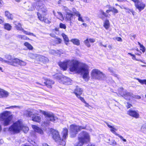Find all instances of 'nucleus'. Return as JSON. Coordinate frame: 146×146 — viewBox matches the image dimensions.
I'll list each match as a JSON object with an SVG mask.
<instances>
[{
	"mask_svg": "<svg viewBox=\"0 0 146 146\" xmlns=\"http://www.w3.org/2000/svg\"><path fill=\"white\" fill-rule=\"evenodd\" d=\"M82 25L85 27H86L87 26V24L85 23H83Z\"/></svg>",
	"mask_w": 146,
	"mask_h": 146,
	"instance_id": "nucleus-60",
	"label": "nucleus"
},
{
	"mask_svg": "<svg viewBox=\"0 0 146 146\" xmlns=\"http://www.w3.org/2000/svg\"><path fill=\"white\" fill-rule=\"evenodd\" d=\"M40 55L37 54H36L31 53L29 54V57L33 59H35V62L36 63L37 59H38V57H39Z\"/></svg>",
	"mask_w": 146,
	"mask_h": 146,
	"instance_id": "nucleus-30",
	"label": "nucleus"
},
{
	"mask_svg": "<svg viewBox=\"0 0 146 146\" xmlns=\"http://www.w3.org/2000/svg\"><path fill=\"white\" fill-rule=\"evenodd\" d=\"M134 3L135 7L140 11L143 10L145 7V4L139 0H136Z\"/></svg>",
	"mask_w": 146,
	"mask_h": 146,
	"instance_id": "nucleus-12",
	"label": "nucleus"
},
{
	"mask_svg": "<svg viewBox=\"0 0 146 146\" xmlns=\"http://www.w3.org/2000/svg\"><path fill=\"white\" fill-rule=\"evenodd\" d=\"M40 11L42 14L39 12L37 13V15L38 19L42 22L46 24H50L51 22L50 19L46 17L47 14V9L46 7H42L40 8Z\"/></svg>",
	"mask_w": 146,
	"mask_h": 146,
	"instance_id": "nucleus-5",
	"label": "nucleus"
},
{
	"mask_svg": "<svg viewBox=\"0 0 146 146\" xmlns=\"http://www.w3.org/2000/svg\"><path fill=\"white\" fill-rule=\"evenodd\" d=\"M13 118V115L9 111H4L0 113V121L3 122L4 126H7L11 123Z\"/></svg>",
	"mask_w": 146,
	"mask_h": 146,
	"instance_id": "nucleus-3",
	"label": "nucleus"
},
{
	"mask_svg": "<svg viewBox=\"0 0 146 146\" xmlns=\"http://www.w3.org/2000/svg\"><path fill=\"white\" fill-rule=\"evenodd\" d=\"M36 84L42 86H44V82H43L42 81H40L39 82H36Z\"/></svg>",
	"mask_w": 146,
	"mask_h": 146,
	"instance_id": "nucleus-47",
	"label": "nucleus"
},
{
	"mask_svg": "<svg viewBox=\"0 0 146 146\" xmlns=\"http://www.w3.org/2000/svg\"><path fill=\"white\" fill-rule=\"evenodd\" d=\"M82 92L83 91L81 88H79L78 86H76L73 93L76 95V97L80 100V98H83L80 96Z\"/></svg>",
	"mask_w": 146,
	"mask_h": 146,
	"instance_id": "nucleus-17",
	"label": "nucleus"
},
{
	"mask_svg": "<svg viewBox=\"0 0 146 146\" xmlns=\"http://www.w3.org/2000/svg\"><path fill=\"white\" fill-rule=\"evenodd\" d=\"M9 95L8 92L0 88V98H6Z\"/></svg>",
	"mask_w": 146,
	"mask_h": 146,
	"instance_id": "nucleus-24",
	"label": "nucleus"
},
{
	"mask_svg": "<svg viewBox=\"0 0 146 146\" xmlns=\"http://www.w3.org/2000/svg\"><path fill=\"white\" fill-rule=\"evenodd\" d=\"M86 146H95V145L93 144H88Z\"/></svg>",
	"mask_w": 146,
	"mask_h": 146,
	"instance_id": "nucleus-57",
	"label": "nucleus"
},
{
	"mask_svg": "<svg viewBox=\"0 0 146 146\" xmlns=\"http://www.w3.org/2000/svg\"><path fill=\"white\" fill-rule=\"evenodd\" d=\"M56 43L57 44H60L61 43L62 40L60 38H56Z\"/></svg>",
	"mask_w": 146,
	"mask_h": 146,
	"instance_id": "nucleus-46",
	"label": "nucleus"
},
{
	"mask_svg": "<svg viewBox=\"0 0 146 146\" xmlns=\"http://www.w3.org/2000/svg\"><path fill=\"white\" fill-rule=\"evenodd\" d=\"M103 27L106 30H108L110 26V24L108 19H106L104 21L103 25Z\"/></svg>",
	"mask_w": 146,
	"mask_h": 146,
	"instance_id": "nucleus-29",
	"label": "nucleus"
},
{
	"mask_svg": "<svg viewBox=\"0 0 146 146\" xmlns=\"http://www.w3.org/2000/svg\"><path fill=\"white\" fill-rule=\"evenodd\" d=\"M25 34L27 35L34 36V34L33 33L28 32L27 31H26L24 30L23 29V30L21 31Z\"/></svg>",
	"mask_w": 146,
	"mask_h": 146,
	"instance_id": "nucleus-43",
	"label": "nucleus"
},
{
	"mask_svg": "<svg viewBox=\"0 0 146 146\" xmlns=\"http://www.w3.org/2000/svg\"><path fill=\"white\" fill-rule=\"evenodd\" d=\"M38 115V114H35L32 117V120L37 123H40L41 121V118L40 116L37 115Z\"/></svg>",
	"mask_w": 146,
	"mask_h": 146,
	"instance_id": "nucleus-25",
	"label": "nucleus"
},
{
	"mask_svg": "<svg viewBox=\"0 0 146 146\" xmlns=\"http://www.w3.org/2000/svg\"><path fill=\"white\" fill-rule=\"evenodd\" d=\"M70 41L74 45L79 46L80 44V40L74 38L71 40Z\"/></svg>",
	"mask_w": 146,
	"mask_h": 146,
	"instance_id": "nucleus-33",
	"label": "nucleus"
},
{
	"mask_svg": "<svg viewBox=\"0 0 146 146\" xmlns=\"http://www.w3.org/2000/svg\"><path fill=\"white\" fill-rule=\"evenodd\" d=\"M106 124H107L108 127L110 129V131L113 134H114L115 135L118 136L121 139H122L123 141L126 142V140L125 139H124L123 137L121 135H120L118 133H117L115 132V131L117 130V129H115V127H114L113 126H112L110 125L108 123H106Z\"/></svg>",
	"mask_w": 146,
	"mask_h": 146,
	"instance_id": "nucleus-13",
	"label": "nucleus"
},
{
	"mask_svg": "<svg viewBox=\"0 0 146 146\" xmlns=\"http://www.w3.org/2000/svg\"><path fill=\"white\" fill-rule=\"evenodd\" d=\"M117 142L115 140H113L111 142L110 144L113 146L116 145H117Z\"/></svg>",
	"mask_w": 146,
	"mask_h": 146,
	"instance_id": "nucleus-48",
	"label": "nucleus"
},
{
	"mask_svg": "<svg viewBox=\"0 0 146 146\" xmlns=\"http://www.w3.org/2000/svg\"><path fill=\"white\" fill-rule=\"evenodd\" d=\"M85 127L79 126L75 124H72L70 126V131L72 137H74L76 136L79 132L81 130L85 129Z\"/></svg>",
	"mask_w": 146,
	"mask_h": 146,
	"instance_id": "nucleus-7",
	"label": "nucleus"
},
{
	"mask_svg": "<svg viewBox=\"0 0 146 146\" xmlns=\"http://www.w3.org/2000/svg\"><path fill=\"white\" fill-rule=\"evenodd\" d=\"M16 107H17L16 106H11L9 107H6L5 109H10L11 108H16Z\"/></svg>",
	"mask_w": 146,
	"mask_h": 146,
	"instance_id": "nucleus-52",
	"label": "nucleus"
},
{
	"mask_svg": "<svg viewBox=\"0 0 146 146\" xmlns=\"http://www.w3.org/2000/svg\"><path fill=\"white\" fill-rule=\"evenodd\" d=\"M137 80H138L139 82L141 84H145L146 85V79L141 80L137 78Z\"/></svg>",
	"mask_w": 146,
	"mask_h": 146,
	"instance_id": "nucleus-42",
	"label": "nucleus"
},
{
	"mask_svg": "<svg viewBox=\"0 0 146 146\" xmlns=\"http://www.w3.org/2000/svg\"><path fill=\"white\" fill-rule=\"evenodd\" d=\"M126 0H117V1H118L121 2H123V1H126Z\"/></svg>",
	"mask_w": 146,
	"mask_h": 146,
	"instance_id": "nucleus-58",
	"label": "nucleus"
},
{
	"mask_svg": "<svg viewBox=\"0 0 146 146\" xmlns=\"http://www.w3.org/2000/svg\"><path fill=\"white\" fill-rule=\"evenodd\" d=\"M3 26L4 29L7 31H10L12 29V27L10 24L8 23H5L4 24Z\"/></svg>",
	"mask_w": 146,
	"mask_h": 146,
	"instance_id": "nucleus-32",
	"label": "nucleus"
},
{
	"mask_svg": "<svg viewBox=\"0 0 146 146\" xmlns=\"http://www.w3.org/2000/svg\"><path fill=\"white\" fill-rule=\"evenodd\" d=\"M75 15L78 17V20L79 21L83 22L84 20L83 19L82 17L81 16L80 14L79 13V12L76 11V13H75Z\"/></svg>",
	"mask_w": 146,
	"mask_h": 146,
	"instance_id": "nucleus-36",
	"label": "nucleus"
},
{
	"mask_svg": "<svg viewBox=\"0 0 146 146\" xmlns=\"http://www.w3.org/2000/svg\"><path fill=\"white\" fill-rule=\"evenodd\" d=\"M35 114L33 113V112L30 111H27L26 115L28 117H32Z\"/></svg>",
	"mask_w": 146,
	"mask_h": 146,
	"instance_id": "nucleus-41",
	"label": "nucleus"
},
{
	"mask_svg": "<svg viewBox=\"0 0 146 146\" xmlns=\"http://www.w3.org/2000/svg\"><path fill=\"white\" fill-rule=\"evenodd\" d=\"M39 56L38 58L37 59L36 63L39 64L41 63L45 64L48 62L49 60L47 58L40 55Z\"/></svg>",
	"mask_w": 146,
	"mask_h": 146,
	"instance_id": "nucleus-16",
	"label": "nucleus"
},
{
	"mask_svg": "<svg viewBox=\"0 0 146 146\" xmlns=\"http://www.w3.org/2000/svg\"><path fill=\"white\" fill-rule=\"evenodd\" d=\"M4 22V20H3L2 19H0V24H2Z\"/></svg>",
	"mask_w": 146,
	"mask_h": 146,
	"instance_id": "nucleus-55",
	"label": "nucleus"
},
{
	"mask_svg": "<svg viewBox=\"0 0 146 146\" xmlns=\"http://www.w3.org/2000/svg\"><path fill=\"white\" fill-rule=\"evenodd\" d=\"M24 45L29 50H31L33 48L32 46L28 42H25L24 43Z\"/></svg>",
	"mask_w": 146,
	"mask_h": 146,
	"instance_id": "nucleus-34",
	"label": "nucleus"
},
{
	"mask_svg": "<svg viewBox=\"0 0 146 146\" xmlns=\"http://www.w3.org/2000/svg\"><path fill=\"white\" fill-rule=\"evenodd\" d=\"M116 40L118 41H122V39L120 37H117L116 38Z\"/></svg>",
	"mask_w": 146,
	"mask_h": 146,
	"instance_id": "nucleus-50",
	"label": "nucleus"
},
{
	"mask_svg": "<svg viewBox=\"0 0 146 146\" xmlns=\"http://www.w3.org/2000/svg\"><path fill=\"white\" fill-rule=\"evenodd\" d=\"M58 14V15L60 16V17L61 18H63V15L62 14V13L60 12H57Z\"/></svg>",
	"mask_w": 146,
	"mask_h": 146,
	"instance_id": "nucleus-51",
	"label": "nucleus"
},
{
	"mask_svg": "<svg viewBox=\"0 0 146 146\" xmlns=\"http://www.w3.org/2000/svg\"><path fill=\"white\" fill-rule=\"evenodd\" d=\"M81 66L78 70V73H83V78L85 81H88L89 77V67L88 65L83 63L81 64Z\"/></svg>",
	"mask_w": 146,
	"mask_h": 146,
	"instance_id": "nucleus-6",
	"label": "nucleus"
},
{
	"mask_svg": "<svg viewBox=\"0 0 146 146\" xmlns=\"http://www.w3.org/2000/svg\"><path fill=\"white\" fill-rule=\"evenodd\" d=\"M136 37V35H133L132 36H131V37H132L133 38L132 39H135Z\"/></svg>",
	"mask_w": 146,
	"mask_h": 146,
	"instance_id": "nucleus-56",
	"label": "nucleus"
},
{
	"mask_svg": "<svg viewBox=\"0 0 146 146\" xmlns=\"http://www.w3.org/2000/svg\"><path fill=\"white\" fill-rule=\"evenodd\" d=\"M62 139L60 137L56 142L59 145L65 146L66 144V139L68 135V129L66 128H63L62 132Z\"/></svg>",
	"mask_w": 146,
	"mask_h": 146,
	"instance_id": "nucleus-9",
	"label": "nucleus"
},
{
	"mask_svg": "<svg viewBox=\"0 0 146 146\" xmlns=\"http://www.w3.org/2000/svg\"><path fill=\"white\" fill-rule=\"evenodd\" d=\"M8 130L14 134L19 133L21 130L26 133L29 131V128L27 126L23 125L21 120H18L9 127Z\"/></svg>",
	"mask_w": 146,
	"mask_h": 146,
	"instance_id": "nucleus-2",
	"label": "nucleus"
},
{
	"mask_svg": "<svg viewBox=\"0 0 146 146\" xmlns=\"http://www.w3.org/2000/svg\"><path fill=\"white\" fill-rule=\"evenodd\" d=\"M102 46H104V47L105 48H106L107 47V45H102Z\"/></svg>",
	"mask_w": 146,
	"mask_h": 146,
	"instance_id": "nucleus-62",
	"label": "nucleus"
},
{
	"mask_svg": "<svg viewBox=\"0 0 146 146\" xmlns=\"http://www.w3.org/2000/svg\"><path fill=\"white\" fill-rule=\"evenodd\" d=\"M15 58H13L12 55L7 54L5 56V63L9 64L14 66L15 62Z\"/></svg>",
	"mask_w": 146,
	"mask_h": 146,
	"instance_id": "nucleus-11",
	"label": "nucleus"
},
{
	"mask_svg": "<svg viewBox=\"0 0 146 146\" xmlns=\"http://www.w3.org/2000/svg\"><path fill=\"white\" fill-rule=\"evenodd\" d=\"M108 47L110 49H111L112 48V46L111 45H109L108 46Z\"/></svg>",
	"mask_w": 146,
	"mask_h": 146,
	"instance_id": "nucleus-61",
	"label": "nucleus"
},
{
	"mask_svg": "<svg viewBox=\"0 0 146 146\" xmlns=\"http://www.w3.org/2000/svg\"><path fill=\"white\" fill-rule=\"evenodd\" d=\"M69 65V70L71 72L77 71L79 69L80 62L77 60L73 59L71 60H66L63 62H60L58 63V65L61 69L63 71L66 70L68 64Z\"/></svg>",
	"mask_w": 146,
	"mask_h": 146,
	"instance_id": "nucleus-1",
	"label": "nucleus"
},
{
	"mask_svg": "<svg viewBox=\"0 0 146 146\" xmlns=\"http://www.w3.org/2000/svg\"><path fill=\"white\" fill-rule=\"evenodd\" d=\"M14 23L15 25V27L17 30L21 31L23 30V28L22 27V25L21 23H17L15 21L14 22Z\"/></svg>",
	"mask_w": 146,
	"mask_h": 146,
	"instance_id": "nucleus-28",
	"label": "nucleus"
},
{
	"mask_svg": "<svg viewBox=\"0 0 146 146\" xmlns=\"http://www.w3.org/2000/svg\"><path fill=\"white\" fill-rule=\"evenodd\" d=\"M125 92L124 91L123 88L122 87L120 88L118 90V94L121 96H122L123 94H124V93Z\"/></svg>",
	"mask_w": 146,
	"mask_h": 146,
	"instance_id": "nucleus-39",
	"label": "nucleus"
},
{
	"mask_svg": "<svg viewBox=\"0 0 146 146\" xmlns=\"http://www.w3.org/2000/svg\"><path fill=\"white\" fill-rule=\"evenodd\" d=\"M14 60L15 61V62L14 66H16L17 64L23 66H25L26 64V63L25 62L20 60L18 58H15Z\"/></svg>",
	"mask_w": 146,
	"mask_h": 146,
	"instance_id": "nucleus-21",
	"label": "nucleus"
},
{
	"mask_svg": "<svg viewBox=\"0 0 146 146\" xmlns=\"http://www.w3.org/2000/svg\"><path fill=\"white\" fill-rule=\"evenodd\" d=\"M141 130L144 133H146V123L143 124L141 126Z\"/></svg>",
	"mask_w": 146,
	"mask_h": 146,
	"instance_id": "nucleus-38",
	"label": "nucleus"
},
{
	"mask_svg": "<svg viewBox=\"0 0 146 146\" xmlns=\"http://www.w3.org/2000/svg\"><path fill=\"white\" fill-rule=\"evenodd\" d=\"M128 54L130 55L132 57V58L133 60H137L136 59L135 56V55L131 53H128Z\"/></svg>",
	"mask_w": 146,
	"mask_h": 146,
	"instance_id": "nucleus-45",
	"label": "nucleus"
},
{
	"mask_svg": "<svg viewBox=\"0 0 146 146\" xmlns=\"http://www.w3.org/2000/svg\"><path fill=\"white\" fill-rule=\"evenodd\" d=\"M122 97L125 100H129L131 97V94L130 92H125L124 93Z\"/></svg>",
	"mask_w": 146,
	"mask_h": 146,
	"instance_id": "nucleus-26",
	"label": "nucleus"
},
{
	"mask_svg": "<svg viewBox=\"0 0 146 146\" xmlns=\"http://www.w3.org/2000/svg\"><path fill=\"white\" fill-rule=\"evenodd\" d=\"M51 133L52 138L55 142L60 137L59 133L57 130L52 129L51 130Z\"/></svg>",
	"mask_w": 146,
	"mask_h": 146,
	"instance_id": "nucleus-14",
	"label": "nucleus"
},
{
	"mask_svg": "<svg viewBox=\"0 0 146 146\" xmlns=\"http://www.w3.org/2000/svg\"><path fill=\"white\" fill-rule=\"evenodd\" d=\"M111 9H108L106 10V13L103 10H100V15L101 16L100 17V18L102 19H104V18H109L111 16L110 14H109V12H112L114 14L117 13L118 12L116 9L114 7H111Z\"/></svg>",
	"mask_w": 146,
	"mask_h": 146,
	"instance_id": "nucleus-10",
	"label": "nucleus"
},
{
	"mask_svg": "<svg viewBox=\"0 0 146 146\" xmlns=\"http://www.w3.org/2000/svg\"><path fill=\"white\" fill-rule=\"evenodd\" d=\"M128 10L129 12H131L133 15H134V13L135 12H134V11H133V10L129 9H128Z\"/></svg>",
	"mask_w": 146,
	"mask_h": 146,
	"instance_id": "nucleus-53",
	"label": "nucleus"
},
{
	"mask_svg": "<svg viewBox=\"0 0 146 146\" xmlns=\"http://www.w3.org/2000/svg\"><path fill=\"white\" fill-rule=\"evenodd\" d=\"M5 16L7 18L10 20H12L13 18V16L9 11H6L5 12Z\"/></svg>",
	"mask_w": 146,
	"mask_h": 146,
	"instance_id": "nucleus-27",
	"label": "nucleus"
},
{
	"mask_svg": "<svg viewBox=\"0 0 146 146\" xmlns=\"http://www.w3.org/2000/svg\"><path fill=\"white\" fill-rule=\"evenodd\" d=\"M73 12L72 13L67 12L66 14V20L71 21L73 18V16L75 15V13H76V10L75 8L72 9Z\"/></svg>",
	"mask_w": 146,
	"mask_h": 146,
	"instance_id": "nucleus-20",
	"label": "nucleus"
},
{
	"mask_svg": "<svg viewBox=\"0 0 146 146\" xmlns=\"http://www.w3.org/2000/svg\"><path fill=\"white\" fill-rule=\"evenodd\" d=\"M32 127L35 131L41 134H43V132L42 129L36 125H32Z\"/></svg>",
	"mask_w": 146,
	"mask_h": 146,
	"instance_id": "nucleus-23",
	"label": "nucleus"
},
{
	"mask_svg": "<svg viewBox=\"0 0 146 146\" xmlns=\"http://www.w3.org/2000/svg\"><path fill=\"white\" fill-rule=\"evenodd\" d=\"M44 85L49 88H52V85L54 83V82L53 80L48 78L45 79V82H44Z\"/></svg>",
	"mask_w": 146,
	"mask_h": 146,
	"instance_id": "nucleus-18",
	"label": "nucleus"
},
{
	"mask_svg": "<svg viewBox=\"0 0 146 146\" xmlns=\"http://www.w3.org/2000/svg\"><path fill=\"white\" fill-rule=\"evenodd\" d=\"M62 35L63 37L65 44L66 45H68V43L69 42V40L67 36L64 33L62 34Z\"/></svg>",
	"mask_w": 146,
	"mask_h": 146,
	"instance_id": "nucleus-31",
	"label": "nucleus"
},
{
	"mask_svg": "<svg viewBox=\"0 0 146 146\" xmlns=\"http://www.w3.org/2000/svg\"><path fill=\"white\" fill-rule=\"evenodd\" d=\"M78 137V141L74 145V146H82L84 143H87L90 141L89 134L84 131H82Z\"/></svg>",
	"mask_w": 146,
	"mask_h": 146,
	"instance_id": "nucleus-4",
	"label": "nucleus"
},
{
	"mask_svg": "<svg viewBox=\"0 0 146 146\" xmlns=\"http://www.w3.org/2000/svg\"><path fill=\"white\" fill-rule=\"evenodd\" d=\"M43 114L46 118L48 121L54 122L55 120V117L53 113H50L44 111Z\"/></svg>",
	"mask_w": 146,
	"mask_h": 146,
	"instance_id": "nucleus-15",
	"label": "nucleus"
},
{
	"mask_svg": "<svg viewBox=\"0 0 146 146\" xmlns=\"http://www.w3.org/2000/svg\"><path fill=\"white\" fill-rule=\"evenodd\" d=\"M59 27L61 29H65L66 28V25L62 23H60L59 24Z\"/></svg>",
	"mask_w": 146,
	"mask_h": 146,
	"instance_id": "nucleus-44",
	"label": "nucleus"
},
{
	"mask_svg": "<svg viewBox=\"0 0 146 146\" xmlns=\"http://www.w3.org/2000/svg\"><path fill=\"white\" fill-rule=\"evenodd\" d=\"M127 105L126 106V107L127 109L130 108L132 106V105L129 102H127Z\"/></svg>",
	"mask_w": 146,
	"mask_h": 146,
	"instance_id": "nucleus-49",
	"label": "nucleus"
},
{
	"mask_svg": "<svg viewBox=\"0 0 146 146\" xmlns=\"http://www.w3.org/2000/svg\"><path fill=\"white\" fill-rule=\"evenodd\" d=\"M80 100L85 104V106L86 107H87L88 108H90V107L92 108V107L88 103H87L86 102L84 98H80Z\"/></svg>",
	"mask_w": 146,
	"mask_h": 146,
	"instance_id": "nucleus-40",
	"label": "nucleus"
},
{
	"mask_svg": "<svg viewBox=\"0 0 146 146\" xmlns=\"http://www.w3.org/2000/svg\"><path fill=\"white\" fill-rule=\"evenodd\" d=\"M127 115L137 119L139 117V113L136 111L129 109L127 112Z\"/></svg>",
	"mask_w": 146,
	"mask_h": 146,
	"instance_id": "nucleus-19",
	"label": "nucleus"
},
{
	"mask_svg": "<svg viewBox=\"0 0 146 146\" xmlns=\"http://www.w3.org/2000/svg\"><path fill=\"white\" fill-rule=\"evenodd\" d=\"M1 130H2L1 126V125H0V132L1 131Z\"/></svg>",
	"mask_w": 146,
	"mask_h": 146,
	"instance_id": "nucleus-63",
	"label": "nucleus"
},
{
	"mask_svg": "<svg viewBox=\"0 0 146 146\" xmlns=\"http://www.w3.org/2000/svg\"><path fill=\"white\" fill-rule=\"evenodd\" d=\"M115 6H119V7H121L120 6H119V5L117 3H116V4H115Z\"/></svg>",
	"mask_w": 146,
	"mask_h": 146,
	"instance_id": "nucleus-64",
	"label": "nucleus"
},
{
	"mask_svg": "<svg viewBox=\"0 0 146 146\" xmlns=\"http://www.w3.org/2000/svg\"><path fill=\"white\" fill-rule=\"evenodd\" d=\"M2 5V0H0V7H1Z\"/></svg>",
	"mask_w": 146,
	"mask_h": 146,
	"instance_id": "nucleus-59",
	"label": "nucleus"
},
{
	"mask_svg": "<svg viewBox=\"0 0 146 146\" xmlns=\"http://www.w3.org/2000/svg\"><path fill=\"white\" fill-rule=\"evenodd\" d=\"M17 37L23 40H30L28 37L25 35H18L17 36Z\"/></svg>",
	"mask_w": 146,
	"mask_h": 146,
	"instance_id": "nucleus-35",
	"label": "nucleus"
},
{
	"mask_svg": "<svg viewBox=\"0 0 146 146\" xmlns=\"http://www.w3.org/2000/svg\"><path fill=\"white\" fill-rule=\"evenodd\" d=\"M95 41V40L93 38H90L88 39L87 38L84 41V43L88 47H90L91 46V45L89 43L90 42L91 43H94Z\"/></svg>",
	"mask_w": 146,
	"mask_h": 146,
	"instance_id": "nucleus-22",
	"label": "nucleus"
},
{
	"mask_svg": "<svg viewBox=\"0 0 146 146\" xmlns=\"http://www.w3.org/2000/svg\"><path fill=\"white\" fill-rule=\"evenodd\" d=\"M91 75L92 79L99 80L103 79V78L105 77V74L103 72L96 68L92 70Z\"/></svg>",
	"mask_w": 146,
	"mask_h": 146,
	"instance_id": "nucleus-8",
	"label": "nucleus"
},
{
	"mask_svg": "<svg viewBox=\"0 0 146 146\" xmlns=\"http://www.w3.org/2000/svg\"><path fill=\"white\" fill-rule=\"evenodd\" d=\"M138 44L139 46L140 50L141 51L143 52H145L146 50L145 46L142 44H141L139 42H138Z\"/></svg>",
	"mask_w": 146,
	"mask_h": 146,
	"instance_id": "nucleus-37",
	"label": "nucleus"
},
{
	"mask_svg": "<svg viewBox=\"0 0 146 146\" xmlns=\"http://www.w3.org/2000/svg\"><path fill=\"white\" fill-rule=\"evenodd\" d=\"M0 61L3 62L5 63V59H4L0 57Z\"/></svg>",
	"mask_w": 146,
	"mask_h": 146,
	"instance_id": "nucleus-54",
	"label": "nucleus"
}]
</instances>
